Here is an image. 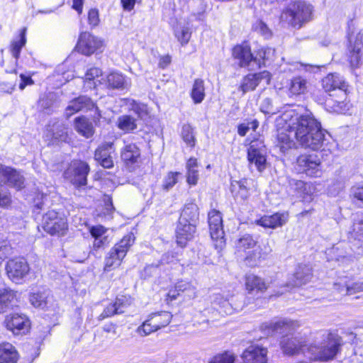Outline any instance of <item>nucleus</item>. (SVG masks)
Returning a JSON list of instances; mask_svg holds the SVG:
<instances>
[{
    "instance_id": "ea45409f",
    "label": "nucleus",
    "mask_w": 363,
    "mask_h": 363,
    "mask_svg": "<svg viewBox=\"0 0 363 363\" xmlns=\"http://www.w3.org/2000/svg\"><path fill=\"white\" fill-rule=\"evenodd\" d=\"M48 291L45 290L33 292L29 295V301L33 307L45 309V308H48Z\"/></svg>"
},
{
    "instance_id": "7ed1b4c3",
    "label": "nucleus",
    "mask_w": 363,
    "mask_h": 363,
    "mask_svg": "<svg viewBox=\"0 0 363 363\" xmlns=\"http://www.w3.org/2000/svg\"><path fill=\"white\" fill-rule=\"evenodd\" d=\"M313 6L305 1H291L283 9L281 20L300 29L313 19Z\"/></svg>"
},
{
    "instance_id": "338daca9",
    "label": "nucleus",
    "mask_w": 363,
    "mask_h": 363,
    "mask_svg": "<svg viewBox=\"0 0 363 363\" xmlns=\"http://www.w3.org/2000/svg\"><path fill=\"white\" fill-rule=\"evenodd\" d=\"M235 357L227 353L215 356L208 363H234Z\"/></svg>"
},
{
    "instance_id": "c756f323",
    "label": "nucleus",
    "mask_w": 363,
    "mask_h": 363,
    "mask_svg": "<svg viewBox=\"0 0 363 363\" xmlns=\"http://www.w3.org/2000/svg\"><path fill=\"white\" fill-rule=\"evenodd\" d=\"M117 127L125 133H135L140 126L138 119L131 115H122L118 118Z\"/></svg>"
},
{
    "instance_id": "58836bf2",
    "label": "nucleus",
    "mask_w": 363,
    "mask_h": 363,
    "mask_svg": "<svg viewBox=\"0 0 363 363\" xmlns=\"http://www.w3.org/2000/svg\"><path fill=\"white\" fill-rule=\"evenodd\" d=\"M149 317L150 321L153 323L157 330H158L169 324L172 315L168 311H160L151 313Z\"/></svg>"
},
{
    "instance_id": "7c9ffc66",
    "label": "nucleus",
    "mask_w": 363,
    "mask_h": 363,
    "mask_svg": "<svg viewBox=\"0 0 363 363\" xmlns=\"http://www.w3.org/2000/svg\"><path fill=\"white\" fill-rule=\"evenodd\" d=\"M308 80L301 76H296L290 79L288 84L290 96L305 94L308 91Z\"/></svg>"
},
{
    "instance_id": "ddd939ff",
    "label": "nucleus",
    "mask_w": 363,
    "mask_h": 363,
    "mask_svg": "<svg viewBox=\"0 0 363 363\" xmlns=\"http://www.w3.org/2000/svg\"><path fill=\"white\" fill-rule=\"evenodd\" d=\"M103 46V42L97 37L88 32H82L79 38L77 49L79 52L89 56Z\"/></svg>"
},
{
    "instance_id": "603ef678",
    "label": "nucleus",
    "mask_w": 363,
    "mask_h": 363,
    "mask_svg": "<svg viewBox=\"0 0 363 363\" xmlns=\"http://www.w3.org/2000/svg\"><path fill=\"white\" fill-rule=\"evenodd\" d=\"M180 253L179 252L170 251L163 254L161 259L157 262L161 267L165 264H176L180 260Z\"/></svg>"
},
{
    "instance_id": "4d7b16f0",
    "label": "nucleus",
    "mask_w": 363,
    "mask_h": 363,
    "mask_svg": "<svg viewBox=\"0 0 363 363\" xmlns=\"http://www.w3.org/2000/svg\"><path fill=\"white\" fill-rule=\"evenodd\" d=\"M161 266L160 263L157 261L151 264L147 265L142 272V277L144 279H147L149 277L157 276L160 274Z\"/></svg>"
},
{
    "instance_id": "4468645a",
    "label": "nucleus",
    "mask_w": 363,
    "mask_h": 363,
    "mask_svg": "<svg viewBox=\"0 0 363 363\" xmlns=\"http://www.w3.org/2000/svg\"><path fill=\"white\" fill-rule=\"evenodd\" d=\"M0 178L9 186L21 190L24 188L25 178L16 169L0 164Z\"/></svg>"
},
{
    "instance_id": "5701e85b",
    "label": "nucleus",
    "mask_w": 363,
    "mask_h": 363,
    "mask_svg": "<svg viewBox=\"0 0 363 363\" xmlns=\"http://www.w3.org/2000/svg\"><path fill=\"white\" fill-rule=\"evenodd\" d=\"M287 212H277L270 216H264L255 221L256 224L264 228H277L281 227L288 220Z\"/></svg>"
},
{
    "instance_id": "dca6fc26",
    "label": "nucleus",
    "mask_w": 363,
    "mask_h": 363,
    "mask_svg": "<svg viewBox=\"0 0 363 363\" xmlns=\"http://www.w3.org/2000/svg\"><path fill=\"white\" fill-rule=\"evenodd\" d=\"M96 108L99 112V108L95 103L86 96H79L72 99L65 109V115L67 118L79 111H87Z\"/></svg>"
},
{
    "instance_id": "49530a36",
    "label": "nucleus",
    "mask_w": 363,
    "mask_h": 363,
    "mask_svg": "<svg viewBox=\"0 0 363 363\" xmlns=\"http://www.w3.org/2000/svg\"><path fill=\"white\" fill-rule=\"evenodd\" d=\"M26 28H23L21 30L18 40H14L11 43V51L13 57L16 59V61L20 57V54H21L22 48L26 43Z\"/></svg>"
},
{
    "instance_id": "09e8293b",
    "label": "nucleus",
    "mask_w": 363,
    "mask_h": 363,
    "mask_svg": "<svg viewBox=\"0 0 363 363\" xmlns=\"http://www.w3.org/2000/svg\"><path fill=\"white\" fill-rule=\"evenodd\" d=\"M343 287L340 289L341 292H345V294L352 295L357 292L363 291V281L352 282L349 280H345L340 284H343Z\"/></svg>"
},
{
    "instance_id": "13d9d810",
    "label": "nucleus",
    "mask_w": 363,
    "mask_h": 363,
    "mask_svg": "<svg viewBox=\"0 0 363 363\" xmlns=\"http://www.w3.org/2000/svg\"><path fill=\"white\" fill-rule=\"evenodd\" d=\"M155 331H157V329L155 328L153 323L150 321V317H148V319L143 322V323L141 325H140L136 330V332L140 336L148 335Z\"/></svg>"
},
{
    "instance_id": "79ce46f5",
    "label": "nucleus",
    "mask_w": 363,
    "mask_h": 363,
    "mask_svg": "<svg viewBox=\"0 0 363 363\" xmlns=\"http://www.w3.org/2000/svg\"><path fill=\"white\" fill-rule=\"evenodd\" d=\"M278 145L283 153L291 148H297V141L295 142L286 132L281 131L277 134Z\"/></svg>"
},
{
    "instance_id": "2eb2a0df",
    "label": "nucleus",
    "mask_w": 363,
    "mask_h": 363,
    "mask_svg": "<svg viewBox=\"0 0 363 363\" xmlns=\"http://www.w3.org/2000/svg\"><path fill=\"white\" fill-rule=\"evenodd\" d=\"M272 75L268 71H263L258 73L248 74L245 76L240 85L239 90L245 94L249 91H254L262 81H264L266 84H269Z\"/></svg>"
},
{
    "instance_id": "bb28decb",
    "label": "nucleus",
    "mask_w": 363,
    "mask_h": 363,
    "mask_svg": "<svg viewBox=\"0 0 363 363\" xmlns=\"http://www.w3.org/2000/svg\"><path fill=\"white\" fill-rule=\"evenodd\" d=\"M181 294L188 298H194L196 297V288L189 282L180 281L175 284L174 289L169 291L167 296L172 301L176 300Z\"/></svg>"
},
{
    "instance_id": "c9c22d12",
    "label": "nucleus",
    "mask_w": 363,
    "mask_h": 363,
    "mask_svg": "<svg viewBox=\"0 0 363 363\" xmlns=\"http://www.w3.org/2000/svg\"><path fill=\"white\" fill-rule=\"evenodd\" d=\"M16 298V291L10 289H0V314L11 309Z\"/></svg>"
},
{
    "instance_id": "39448f33",
    "label": "nucleus",
    "mask_w": 363,
    "mask_h": 363,
    "mask_svg": "<svg viewBox=\"0 0 363 363\" xmlns=\"http://www.w3.org/2000/svg\"><path fill=\"white\" fill-rule=\"evenodd\" d=\"M134 242L132 234L124 236L108 252L105 258L104 271L109 272L118 266Z\"/></svg>"
},
{
    "instance_id": "aec40b11",
    "label": "nucleus",
    "mask_w": 363,
    "mask_h": 363,
    "mask_svg": "<svg viewBox=\"0 0 363 363\" xmlns=\"http://www.w3.org/2000/svg\"><path fill=\"white\" fill-rule=\"evenodd\" d=\"M106 86L108 89L128 91L131 85L130 79L119 72H112L106 78Z\"/></svg>"
},
{
    "instance_id": "2f4dec72",
    "label": "nucleus",
    "mask_w": 363,
    "mask_h": 363,
    "mask_svg": "<svg viewBox=\"0 0 363 363\" xmlns=\"http://www.w3.org/2000/svg\"><path fill=\"white\" fill-rule=\"evenodd\" d=\"M19 355L15 347L9 342L0 344V363H16Z\"/></svg>"
},
{
    "instance_id": "a878e982",
    "label": "nucleus",
    "mask_w": 363,
    "mask_h": 363,
    "mask_svg": "<svg viewBox=\"0 0 363 363\" xmlns=\"http://www.w3.org/2000/svg\"><path fill=\"white\" fill-rule=\"evenodd\" d=\"M140 155V149L135 143L127 144L121 150V160L127 167L138 163Z\"/></svg>"
},
{
    "instance_id": "e433bc0d",
    "label": "nucleus",
    "mask_w": 363,
    "mask_h": 363,
    "mask_svg": "<svg viewBox=\"0 0 363 363\" xmlns=\"http://www.w3.org/2000/svg\"><path fill=\"white\" fill-rule=\"evenodd\" d=\"M125 105L128 109L135 113L138 121H146L149 118V111L147 106L145 104L138 102L132 99H125Z\"/></svg>"
},
{
    "instance_id": "f257e3e1",
    "label": "nucleus",
    "mask_w": 363,
    "mask_h": 363,
    "mask_svg": "<svg viewBox=\"0 0 363 363\" xmlns=\"http://www.w3.org/2000/svg\"><path fill=\"white\" fill-rule=\"evenodd\" d=\"M295 326V322L286 319L272 322L269 325V328L273 333L283 334L280 346L283 352L290 356L303 352L304 347L306 346L301 337L291 333Z\"/></svg>"
},
{
    "instance_id": "6ab92c4d",
    "label": "nucleus",
    "mask_w": 363,
    "mask_h": 363,
    "mask_svg": "<svg viewBox=\"0 0 363 363\" xmlns=\"http://www.w3.org/2000/svg\"><path fill=\"white\" fill-rule=\"evenodd\" d=\"M196 230V225L179 220L175 231L177 245L182 248L186 247L188 242L193 239Z\"/></svg>"
},
{
    "instance_id": "052dcab7",
    "label": "nucleus",
    "mask_w": 363,
    "mask_h": 363,
    "mask_svg": "<svg viewBox=\"0 0 363 363\" xmlns=\"http://www.w3.org/2000/svg\"><path fill=\"white\" fill-rule=\"evenodd\" d=\"M255 31L261 34L264 38H269L272 35V32L267 25L262 20L257 21L253 25Z\"/></svg>"
},
{
    "instance_id": "c85d7f7f",
    "label": "nucleus",
    "mask_w": 363,
    "mask_h": 363,
    "mask_svg": "<svg viewBox=\"0 0 363 363\" xmlns=\"http://www.w3.org/2000/svg\"><path fill=\"white\" fill-rule=\"evenodd\" d=\"M238 298L232 297L230 300L224 299L221 296L216 297L215 303H218L220 306V313H224L226 315H230L234 311H240L243 308L242 301H238Z\"/></svg>"
},
{
    "instance_id": "6e6552de",
    "label": "nucleus",
    "mask_w": 363,
    "mask_h": 363,
    "mask_svg": "<svg viewBox=\"0 0 363 363\" xmlns=\"http://www.w3.org/2000/svg\"><path fill=\"white\" fill-rule=\"evenodd\" d=\"M319 122L312 114L311 112H306L300 115L296 118V121L290 126V133H294V136L296 139L303 138L306 136V133L311 132L313 129V131L319 130Z\"/></svg>"
},
{
    "instance_id": "69168bd1",
    "label": "nucleus",
    "mask_w": 363,
    "mask_h": 363,
    "mask_svg": "<svg viewBox=\"0 0 363 363\" xmlns=\"http://www.w3.org/2000/svg\"><path fill=\"white\" fill-rule=\"evenodd\" d=\"M265 52L263 48L259 49L253 59V67L260 68L262 66H265Z\"/></svg>"
},
{
    "instance_id": "473e14b6",
    "label": "nucleus",
    "mask_w": 363,
    "mask_h": 363,
    "mask_svg": "<svg viewBox=\"0 0 363 363\" xmlns=\"http://www.w3.org/2000/svg\"><path fill=\"white\" fill-rule=\"evenodd\" d=\"M48 131L52 138L58 142H66L68 138L67 128L63 122L58 120L50 121Z\"/></svg>"
},
{
    "instance_id": "20e7f679",
    "label": "nucleus",
    "mask_w": 363,
    "mask_h": 363,
    "mask_svg": "<svg viewBox=\"0 0 363 363\" xmlns=\"http://www.w3.org/2000/svg\"><path fill=\"white\" fill-rule=\"evenodd\" d=\"M322 86L325 92L330 93V97L337 96V99H333L329 98L326 99V102L330 104H333L334 111L340 113H345L349 110L348 104L344 100L346 99V89L347 85L338 74H329L322 80Z\"/></svg>"
},
{
    "instance_id": "f03ea898",
    "label": "nucleus",
    "mask_w": 363,
    "mask_h": 363,
    "mask_svg": "<svg viewBox=\"0 0 363 363\" xmlns=\"http://www.w3.org/2000/svg\"><path fill=\"white\" fill-rule=\"evenodd\" d=\"M320 337V341L309 349L314 354V359L321 362L333 360L341 351L342 338L337 333L328 330L321 331Z\"/></svg>"
},
{
    "instance_id": "e2e57ef3",
    "label": "nucleus",
    "mask_w": 363,
    "mask_h": 363,
    "mask_svg": "<svg viewBox=\"0 0 363 363\" xmlns=\"http://www.w3.org/2000/svg\"><path fill=\"white\" fill-rule=\"evenodd\" d=\"M13 254V248L7 240L0 242V259L4 260Z\"/></svg>"
},
{
    "instance_id": "6e6d98bb",
    "label": "nucleus",
    "mask_w": 363,
    "mask_h": 363,
    "mask_svg": "<svg viewBox=\"0 0 363 363\" xmlns=\"http://www.w3.org/2000/svg\"><path fill=\"white\" fill-rule=\"evenodd\" d=\"M209 225V232L211 237L213 240H220V242H223V239L224 238V230L223 224H208Z\"/></svg>"
},
{
    "instance_id": "1a4fd4ad",
    "label": "nucleus",
    "mask_w": 363,
    "mask_h": 363,
    "mask_svg": "<svg viewBox=\"0 0 363 363\" xmlns=\"http://www.w3.org/2000/svg\"><path fill=\"white\" fill-rule=\"evenodd\" d=\"M42 227L51 235H64L67 229V220L54 210L43 214Z\"/></svg>"
},
{
    "instance_id": "f704fd0d",
    "label": "nucleus",
    "mask_w": 363,
    "mask_h": 363,
    "mask_svg": "<svg viewBox=\"0 0 363 363\" xmlns=\"http://www.w3.org/2000/svg\"><path fill=\"white\" fill-rule=\"evenodd\" d=\"M74 128L79 134L86 138H90L94 134L92 122L85 116H79L74 119Z\"/></svg>"
},
{
    "instance_id": "f3484780",
    "label": "nucleus",
    "mask_w": 363,
    "mask_h": 363,
    "mask_svg": "<svg viewBox=\"0 0 363 363\" xmlns=\"http://www.w3.org/2000/svg\"><path fill=\"white\" fill-rule=\"evenodd\" d=\"M114 152L112 143H105L99 145L94 152V160L104 168L113 167L112 154Z\"/></svg>"
},
{
    "instance_id": "de8ad7c7",
    "label": "nucleus",
    "mask_w": 363,
    "mask_h": 363,
    "mask_svg": "<svg viewBox=\"0 0 363 363\" xmlns=\"http://www.w3.org/2000/svg\"><path fill=\"white\" fill-rule=\"evenodd\" d=\"M256 244L257 242L251 235L245 234L237 240L235 242V247L239 252H245L247 250L253 249L256 246Z\"/></svg>"
},
{
    "instance_id": "a211bd4d",
    "label": "nucleus",
    "mask_w": 363,
    "mask_h": 363,
    "mask_svg": "<svg viewBox=\"0 0 363 363\" xmlns=\"http://www.w3.org/2000/svg\"><path fill=\"white\" fill-rule=\"evenodd\" d=\"M233 56L238 61V65L240 67H247L249 69H255L253 67L254 55L248 45L240 44L235 46L233 49Z\"/></svg>"
},
{
    "instance_id": "0eeeda50",
    "label": "nucleus",
    "mask_w": 363,
    "mask_h": 363,
    "mask_svg": "<svg viewBox=\"0 0 363 363\" xmlns=\"http://www.w3.org/2000/svg\"><path fill=\"white\" fill-rule=\"evenodd\" d=\"M90 167L88 163L81 160L72 162L65 171L64 177L77 188L84 186L87 184V176Z\"/></svg>"
},
{
    "instance_id": "9d476101",
    "label": "nucleus",
    "mask_w": 363,
    "mask_h": 363,
    "mask_svg": "<svg viewBox=\"0 0 363 363\" xmlns=\"http://www.w3.org/2000/svg\"><path fill=\"white\" fill-rule=\"evenodd\" d=\"M8 277L16 284L26 281L30 272V267L23 257H16L9 260L6 264Z\"/></svg>"
},
{
    "instance_id": "4be33fe9",
    "label": "nucleus",
    "mask_w": 363,
    "mask_h": 363,
    "mask_svg": "<svg viewBox=\"0 0 363 363\" xmlns=\"http://www.w3.org/2000/svg\"><path fill=\"white\" fill-rule=\"evenodd\" d=\"M348 60L352 67H357L361 62V50L363 48L362 36L359 33L353 41L352 35L348 36Z\"/></svg>"
},
{
    "instance_id": "72a5a7b5",
    "label": "nucleus",
    "mask_w": 363,
    "mask_h": 363,
    "mask_svg": "<svg viewBox=\"0 0 363 363\" xmlns=\"http://www.w3.org/2000/svg\"><path fill=\"white\" fill-rule=\"evenodd\" d=\"M199 208L194 203H189L185 204L179 220L184 222L185 223H192L197 225L199 222Z\"/></svg>"
},
{
    "instance_id": "8fccbe9b",
    "label": "nucleus",
    "mask_w": 363,
    "mask_h": 363,
    "mask_svg": "<svg viewBox=\"0 0 363 363\" xmlns=\"http://www.w3.org/2000/svg\"><path fill=\"white\" fill-rule=\"evenodd\" d=\"M182 173L179 172H169L162 181V189L168 191L178 182Z\"/></svg>"
},
{
    "instance_id": "c03bdc74",
    "label": "nucleus",
    "mask_w": 363,
    "mask_h": 363,
    "mask_svg": "<svg viewBox=\"0 0 363 363\" xmlns=\"http://www.w3.org/2000/svg\"><path fill=\"white\" fill-rule=\"evenodd\" d=\"M350 199L357 207L363 208V184H357L350 189Z\"/></svg>"
},
{
    "instance_id": "a18cd8bd",
    "label": "nucleus",
    "mask_w": 363,
    "mask_h": 363,
    "mask_svg": "<svg viewBox=\"0 0 363 363\" xmlns=\"http://www.w3.org/2000/svg\"><path fill=\"white\" fill-rule=\"evenodd\" d=\"M181 137L186 145L190 147H194L195 146L196 139L194 128L190 124L186 123L182 125Z\"/></svg>"
},
{
    "instance_id": "9b49d317",
    "label": "nucleus",
    "mask_w": 363,
    "mask_h": 363,
    "mask_svg": "<svg viewBox=\"0 0 363 363\" xmlns=\"http://www.w3.org/2000/svg\"><path fill=\"white\" fill-rule=\"evenodd\" d=\"M318 128L319 130H315V131L313 129L311 132L306 133V136L302 139L301 138L297 139V143L301 147L310 148L313 150H323L328 143L330 135L326 130L322 128L321 123L319 125Z\"/></svg>"
},
{
    "instance_id": "bf43d9fd",
    "label": "nucleus",
    "mask_w": 363,
    "mask_h": 363,
    "mask_svg": "<svg viewBox=\"0 0 363 363\" xmlns=\"http://www.w3.org/2000/svg\"><path fill=\"white\" fill-rule=\"evenodd\" d=\"M109 244V240L108 237L101 238L99 239H95L93 242V247L91 250L90 253L94 256H98V252L100 250H104Z\"/></svg>"
},
{
    "instance_id": "a19ab883",
    "label": "nucleus",
    "mask_w": 363,
    "mask_h": 363,
    "mask_svg": "<svg viewBox=\"0 0 363 363\" xmlns=\"http://www.w3.org/2000/svg\"><path fill=\"white\" fill-rule=\"evenodd\" d=\"M245 284L249 293H252L255 291L263 292L267 289L264 281L260 277L252 274L246 276Z\"/></svg>"
},
{
    "instance_id": "0e129e2a",
    "label": "nucleus",
    "mask_w": 363,
    "mask_h": 363,
    "mask_svg": "<svg viewBox=\"0 0 363 363\" xmlns=\"http://www.w3.org/2000/svg\"><path fill=\"white\" fill-rule=\"evenodd\" d=\"M116 314H120V311L118 308H116V306H113V303L107 306L103 312L99 315V320H102L106 318L111 317Z\"/></svg>"
},
{
    "instance_id": "680f3d73",
    "label": "nucleus",
    "mask_w": 363,
    "mask_h": 363,
    "mask_svg": "<svg viewBox=\"0 0 363 363\" xmlns=\"http://www.w3.org/2000/svg\"><path fill=\"white\" fill-rule=\"evenodd\" d=\"M89 231L94 240L107 237L105 235L107 229L101 225H92L89 228Z\"/></svg>"
},
{
    "instance_id": "5fc2aeb1",
    "label": "nucleus",
    "mask_w": 363,
    "mask_h": 363,
    "mask_svg": "<svg viewBox=\"0 0 363 363\" xmlns=\"http://www.w3.org/2000/svg\"><path fill=\"white\" fill-rule=\"evenodd\" d=\"M174 35L181 45L184 46L189 43L191 36V32L188 27L184 26L180 30H175Z\"/></svg>"
},
{
    "instance_id": "cd10ccee",
    "label": "nucleus",
    "mask_w": 363,
    "mask_h": 363,
    "mask_svg": "<svg viewBox=\"0 0 363 363\" xmlns=\"http://www.w3.org/2000/svg\"><path fill=\"white\" fill-rule=\"evenodd\" d=\"M348 239L361 242L363 247V213H357L352 216V225L348 231Z\"/></svg>"
},
{
    "instance_id": "423d86ee",
    "label": "nucleus",
    "mask_w": 363,
    "mask_h": 363,
    "mask_svg": "<svg viewBox=\"0 0 363 363\" xmlns=\"http://www.w3.org/2000/svg\"><path fill=\"white\" fill-rule=\"evenodd\" d=\"M296 169L298 173L319 177L322 174L321 161L317 154H303L296 159Z\"/></svg>"
},
{
    "instance_id": "b1692460",
    "label": "nucleus",
    "mask_w": 363,
    "mask_h": 363,
    "mask_svg": "<svg viewBox=\"0 0 363 363\" xmlns=\"http://www.w3.org/2000/svg\"><path fill=\"white\" fill-rule=\"evenodd\" d=\"M267 354L266 348L251 345L242 352V358L245 363H267Z\"/></svg>"
},
{
    "instance_id": "3c124183",
    "label": "nucleus",
    "mask_w": 363,
    "mask_h": 363,
    "mask_svg": "<svg viewBox=\"0 0 363 363\" xmlns=\"http://www.w3.org/2000/svg\"><path fill=\"white\" fill-rule=\"evenodd\" d=\"M55 98L54 93H48L39 99L38 105L45 113H50L52 111Z\"/></svg>"
},
{
    "instance_id": "f8f14e48",
    "label": "nucleus",
    "mask_w": 363,
    "mask_h": 363,
    "mask_svg": "<svg viewBox=\"0 0 363 363\" xmlns=\"http://www.w3.org/2000/svg\"><path fill=\"white\" fill-rule=\"evenodd\" d=\"M4 323L6 328L14 335H26L30 328V319L22 313H13L6 315Z\"/></svg>"
},
{
    "instance_id": "4c0bfd02",
    "label": "nucleus",
    "mask_w": 363,
    "mask_h": 363,
    "mask_svg": "<svg viewBox=\"0 0 363 363\" xmlns=\"http://www.w3.org/2000/svg\"><path fill=\"white\" fill-rule=\"evenodd\" d=\"M230 189L235 197H240L243 201L250 196L248 180L247 179L233 181L231 183Z\"/></svg>"
},
{
    "instance_id": "774afa93",
    "label": "nucleus",
    "mask_w": 363,
    "mask_h": 363,
    "mask_svg": "<svg viewBox=\"0 0 363 363\" xmlns=\"http://www.w3.org/2000/svg\"><path fill=\"white\" fill-rule=\"evenodd\" d=\"M289 184L298 194H304L306 191V183L302 180L293 179L289 181Z\"/></svg>"
},
{
    "instance_id": "37998d69",
    "label": "nucleus",
    "mask_w": 363,
    "mask_h": 363,
    "mask_svg": "<svg viewBox=\"0 0 363 363\" xmlns=\"http://www.w3.org/2000/svg\"><path fill=\"white\" fill-rule=\"evenodd\" d=\"M191 97L194 104H200L205 97L204 82L201 79H196L191 91Z\"/></svg>"
},
{
    "instance_id": "393cba45",
    "label": "nucleus",
    "mask_w": 363,
    "mask_h": 363,
    "mask_svg": "<svg viewBox=\"0 0 363 363\" xmlns=\"http://www.w3.org/2000/svg\"><path fill=\"white\" fill-rule=\"evenodd\" d=\"M313 277L312 269L310 265L300 264L298 265L294 274L293 283H288L286 288L291 289L295 286H301L306 284Z\"/></svg>"
},
{
    "instance_id": "864d4df0",
    "label": "nucleus",
    "mask_w": 363,
    "mask_h": 363,
    "mask_svg": "<svg viewBox=\"0 0 363 363\" xmlns=\"http://www.w3.org/2000/svg\"><path fill=\"white\" fill-rule=\"evenodd\" d=\"M12 202L11 195L8 188L0 183V207L8 208Z\"/></svg>"
},
{
    "instance_id": "412c9836",
    "label": "nucleus",
    "mask_w": 363,
    "mask_h": 363,
    "mask_svg": "<svg viewBox=\"0 0 363 363\" xmlns=\"http://www.w3.org/2000/svg\"><path fill=\"white\" fill-rule=\"evenodd\" d=\"M247 160L252 168L255 165L258 172H262L266 168L267 159L264 149L251 144L247 149Z\"/></svg>"
}]
</instances>
